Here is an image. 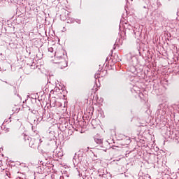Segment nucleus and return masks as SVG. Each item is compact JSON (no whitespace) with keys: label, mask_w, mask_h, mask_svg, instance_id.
Wrapping results in <instances>:
<instances>
[{"label":"nucleus","mask_w":179,"mask_h":179,"mask_svg":"<svg viewBox=\"0 0 179 179\" xmlns=\"http://www.w3.org/2000/svg\"><path fill=\"white\" fill-rule=\"evenodd\" d=\"M64 50L61 49L55 52V56L56 58H59L60 59H64Z\"/></svg>","instance_id":"obj_1"},{"label":"nucleus","mask_w":179,"mask_h":179,"mask_svg":"<svg viewBox=\"0 0 179 179\" xmlns=\"http://www.w3.org/2000/svg\"><path fill=\"white\" fill-rule=\"evenodd\" d=\"M68 66V64L66 63V61L65 59H62L61 62L59 63V68L60 69H64V68H66Z\"/></svg>","instance_id":"obj_2"},{"label":"nucleus","mask_w":179,"mask_h":179,"mask_svg":"<svg viewBox=\"0 0 179 179\" xmlns=\"http://www.w3.org/2000/svg\"><path fill=\"white\" fill-rule=\"evenodd\" d=\"M62 13L60 15L61 19H62V17H64V16H65V19H66V16H68V15H69V12L64 8L62 9Z\"/></svg>","instance_id":"obj_3"}]
</instances>
